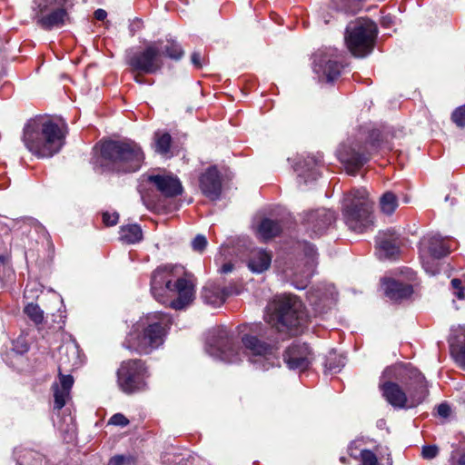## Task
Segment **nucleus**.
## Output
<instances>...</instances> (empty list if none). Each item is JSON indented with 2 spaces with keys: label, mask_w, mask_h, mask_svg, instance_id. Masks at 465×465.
Listing matches in <instances>:
<instances>
[{
  "label": "nucleus",
  "mask_w": 465,
  "mask_h": 465,
  "mask_svg": "<svg viewBox=\"0 0 465 465\" xmlns=\"http://www.w3.org/2000/svg\"><path fill=\"white\" fill-rule=\"evenodd\" d=\"M450 253V248L439 234H428L420 242V256L427 273L434 275L439 272V260Z\"/></svg>",
  "instance_id": "nucleus-11"
},
{
  "label": "nucleus",
  "mask_w": 465,
  "mask_h": 465,
  "mask_svg": "<svg viewBox=\"0 0 465 465\" xmlns=\"http://www.w3.org/2000/svg\"><path fill=\"white\" fill-rule=\"evenodd\" d=\"M233 268H234L233 263L229 262L223 264V266L220 268L219 272L221 273L226 274V273L232 272Z\"/></svg>",
  "instance_id": "nucleus-51"
},
{
  "label": "nucleus",
  "mask_w": 465,
  "mask_h": 465,
  "mask_svg": "<svg viewBox=\"0 0 465 465\" xmlns=\"http://www.w3.org/2000/svg\"><path fill=\"white\" fill-rule=\"evenodd\" d=\"M91 163L100 174H126L139 171L144 163L142 147L132 140L103 139L93 149Z\"/></svg>",
  "instance_id": "nucleus-2"
},
{
  "label": "nucleus",
  "mask_w": 465,
  "mask_h": 465,
  "mask_svg": "<svg viewBox=\"0 0 465 465\" xmlns=\"http://www.w3.org/2000/svg\"><path fill=\"white\" fill-rule=\"evenodd\" d=\"M149 377L147 363L141 359L123 361L116 371L117 385L127 395L145 391L148 389Z\"/></svg>",
  "instance_id": "nucleus-7"
},
{
  "label": "nucleus",
  "mask_w": 465,
  "mask_h": 465,
  "mask_svg": "<svg viewBox=\"0 0 465 465\" xmlns=\"http://www.w3.org/2000/svg\"><path fill=\"white\" fill-rule=\"evenodd\" d=\"M341 461L344 463V462H345V458H344V457H341Z\"/></svg>",
  "instance_id": "nucleus-58"
},
{
  "label": "nucleus",
  "mask_w": 465,
  "mask_h": 465,
  "mask_svg": "<svg viewBox=\"0 0 465 465\" xmlns=\"http://www.w3.org/2000/svg\"><path fill=\"white\" fill-rule=\"evenodd\" d=\"M24 313L35 324L39 325L44 321V312L38 304L30 302L24 308Z\"/></svg>",
  "instance_id": "nucleus-34"
},
{
  "label": "nucleus",
  "mask_w": 465,
  "mask_h": 465,
  "mask_svg": "<svg viewBox=\"0 0 465 465\" xmlns=\"http://www.w3.org/2000/svg\"><path fill=\"white\" fill-rule=\"evenodd\" d=\"M400 240L394 230L379 232L376 236V245L380 259H391L399 252Z\"/></svg>",
  "instance_id": "nucleus-19"
},
{
  "label": "nucleus",
  "mask_w": 465,
  "mask_h": 465,
  "mask_svg": "<svg viewBox=\"0 0 465 465\" xmlns=\"http://www.w3.org/2000/svg\"><path fill=\"white\" fill-rule=\"evenodd\" d=\"M451 119L459 127L465 126V104L452 113Z\"/></svg>",
  "instance_id": "nucleus-43"
},
{
  "label": "nucleus",
  "mask_w": 465,
  "mask_h": 465,
  "mask_svg": "<svg viewBox=\"0 0 465 465\" xmlns=\"http://www.w3.org/2000/svg\"><path fill=\"white\" fill-rule=\"evenodd\" d=\"M173 270L171 264L158 266L153 271L151 275V292L153 296L161 303L167 302V296L173 285Z\"/></svg>",
  "instance_id": "nucleus-12"
},
{
  "label": "nucleus",
  "mask_w": 465,
  "mask_h": 465,
  "mask_svg": "<svg viewBox=\"0 0 465 465\" xmlns=\"http://www.w3.org/2000/svg\"><path fill=\"white\" fill-rule=\"evenodd\" d=\"M36 24L45 31L61 28L70 23L68 0H39Z\"/></svg>",
  "instance_id": "nucleus-10"
},
{
  "label": "nucleus",
  "mask_w": 465,
  "mask_h": 465,
  "mask_svg": "<svg viewBox=\"0 0 465 465\" xmlns=\"http://www.w3.org/2000/svg\"><path fill=\"white\" fill-rule=\"evenodd\" d=\"M342 217L349 230L362 233L372 228L374 215L372 202L364 188H357L344 195Z\"/></svg>",
  "instance_id": "nucleus-6"
},
{
  "label": "nucleus",
  "mask_w": 465,
  "mask_h": 465,
  "mask_svg": "<svg viewBox=\"0 0 465 465\" xmlns=\"http://www.w3.org/2000/svg\"><path fill=\"white\" fill-rule=\"evenodd\" d=\"M322 63H324V65H322V84L324 81L325 84H331L341 76L343 67L341 55L337 53L331 54L330 55L322 54Z\"/></svg>",
  "instance_id": "nucleus-21"
},
{
  "label": "nucleus",
  "mask_w": 465,
  "mask_h": 465,
  "mask_svg": "<svg viewBox=\"0 0 465 465\" xmlns=\"http://www.w3.org/2000/svg\"><path fill=\"white\" fill-rule=\"evenodd\" d=\"M338 155L347 173L351 175H355L369 160L366 147L354 142L342 144L338 151Z\"/></svg>",
  "instance_id": "nucleus-13"
},
{
  "label": "nucleus",
  "mask_w": 465,
  "mask_h": 465,
  "mask_svg": "<svg viewBox=\"0 0 465 465\" xmlns=\"http://www.w3.org/2000/svg\"><path fill=\"white\" fill-rule=\"evenodd\" d=\"M63 362L61 361L58 366V378L60 381V390L64 391L65 392H70L73 385H74V378L71 374H63L62 368Z\"/></svg>",
  "instance_id": "nucleus-36"
},
{
  "label": "nucleus",
  "mask_w": 465,
  "mask_h": 465,
  "mask_svg": "<svg viewBox=\"0 0 465 465\" xmlns=\"http://www.w3.org/2000/svg\"><path fill=\"white\" fill-rule=\"evenodd\" d=\"M233 293L238 294L239 292H234L232 287H223L221 289L215 285H211L203 288L201 296L206 303L221 305Z\"/></svg>",
  "instance_id": "nucleus-23"
},
{
  "label": "nucleus",
  "mask_w": 465,
  "mask_h": 465,
  "mask_svg": "<svg viewBox=\"0 0 465 465\" xmlns=\"http://www.w3.org/2000/svg\"><path fill=\"white\" fill-rule=\"evenodd\" d=\"M131 74H134V80L135 83H137L139 84H143L145 83L143 76L146 74H143V73H131Z\"/></svg>",
  "instance_id": "nucleus-52"
},
{
  "label": "nucleus",
  "mask_w": 465,
  "mask_h": 465,
  "mask_svg": "<svg viewBox=\"0 0 465 465\" xmlns=\"http://www.w3.org/2000/svg\"><path fill=\"white\" fill-rule=\"evenodd\" d=\"M173 294H177V297L170 302V307L174 310H182L193 301L195 284L190 279L180 277L174 281L169 292V295Z\"/></svg>",
  "instance_id": "nucleus-17"
},
{
  "label": "nucleus",
  "mask_w": 465,
  "mask_h": 465,
  "mask_svg": "<svg viewBox=\"0 0 465 465\" xmlns=\"http://www.w3.org/2000/svg\"><path fill=\"white\" fill-rule=\"evenodd\" d=\"M53 389L54 398V408L60 411L65 406L66 399L68 398L70 392H65L64 391L60 390L59 385L56 383L53 385Z\"/></svg>",
  "instance_id": "nucleus-35"
},
{
  "label": "nucleus",
  "mask_w": 465,
  "mask_h": 465,
  "mask_svg": "<svg viewBox=\"0 0 465 465\" xmlns=\"http://www.w3.org/2000/svg\"><path fill=\"white\" fill-rule=\"evenodd\" d=\"M338 298V292L332 283H324L322 288V308L327 307L331 309L335 305Z\"/></svg>",
  "instance_id": "nucleus-31"
},
{
  "label": "nucleus",
  "mask_w": 465,
  "mask_h": 465,
  "mask_svg": "<svg viewBox=\"0 0 465 465\" xmlns=\"http://www.w3.org/2000/svg\"><path fill=\"white\" fill-rule=\"evenodd\" d=\"M316 58H317V56H316V55H314V59H313V62H312V69H313V71H314L316 74H318V73H319V71H320V69L318 68V64H317V63H316Z\"/></svg>",
  "instance_id": "nucleus-53"
},
{
  "label": "nucleus",
  "mask_w": 465,
  "mask_h": 465,
  "mask_svg": "<svg viewBox=\"0 0 465 465\" xmlns=\"http://www.w3.org/2000/svg\"><path fill=\"white\" fill-rule=\"evenodd\" d=\"M207 239L203 234H197L192 242L193 250L203 252L207 246Z\"/></svg>",
  "instance_id": "nucleus-42"
},
{
  "label": "nucleus",
  "mask_w": 465,
  "mask_h": 465,
  "mask_svg": "<svg viewBox=\"0 0 465 465\" xmlns=\"http://www.w3.org/2000/svg\"><path fill=\"white\" fill-rule=\"evenodd\" d=\"M381 210L383 213L391 215L398 207V198L391 192H386L380 199Z\"/></svg>",
  "instance_id": "nucleus-32"
},
{
  "label": "nucleus",
  "mask_w": 465,
  "mask_h": 465,
  "mask_svg": "<svg viewBox=\"0 0 465 465\" xmlns=\"http://www.w3.org/2000/svg\"><path fill=\"white\" fill-rule=\"evenodd\" d=\"M371 146L372 148H376V147H377L374 142H371Z\"/></svg>",
  "instance_id": "nucleus-57"
},
{
  "label": "nucleus",
  "mask_w": 465,
  "mask_h": 465,
  "mask_svg": "<svg viewBox=\"0 0 465 465\" xmlns=\"http://www.w3.org/2000/svg\"><path fill=\"white\" fill-rule=\"evenodd\" d=\"M124 64L130 73L157 74L163 66L159 57L158 46L149 44L143 48L125 52Z\"/></svg>",
  "instance_id": "nucleus-9"
},
{
  "label": "nucleus",
  "mask_w": 465,
  "mask_h": 465,
  "mask_svg": "<svg viewBox=\"0 0 465 465\" xmlns=\"http://www.w3.org/2000/svg\"><path fill=\"white\" fill-rule=\"evenodd\" d=\"M66 131L51 119H30L23 130L25 147L38 158L58 153L65 143Z\"/></svg>",
  "instance_id": "nucleus-3"
},
{
  "label": "nucleus",
  "mask_w": 465,
  "mask_h": 465,
  "mask_svg": "<svg viewBox=\"0 0 465 465\" xmlns=\"http://www.w3.org/2000/svg\"><path fill=\"white\" fill-rule=\"evenodd\" d=\"M450 407L446 403H441L437 408V412L440 417L447 418L450 414Z\"/></svg>",
  "instance_id": "nucleus-49"
},
{
  "label": "nucleus",
  "mask_w": 465,
  "mask_h": 465,
  "mask_svg": "<svg viewBox=\"0 0 465 465\" xmlns=\"http://www.w3.org/2000/svg\"><path fill=\"white\" fill-rule=\"evenodd\" d=\"M143 239L142 228L137 223L122 225L119 228V240L125 244H136Z\"/></svg>",
  "instance_id": "nucleus-29"
},
{
  "label": "nucleus",
  "mask_w": 465,
  "mask_h": 465,
  "mask_svg": "<svg viewBox=\"0 0 465 465\" xmlns=\"http://www.w3.org/2000/svg\"><path fill=\"white\" fill-rule=\"evenodd\" d=\"M450 284L453 295H455L460 300H463L465 298V293L463 292L461 281L459 279H452Z\"/></svg>",
  "instance_id": "nucleus-45"
},
{
  "label": "nucleus",
  "mask_w": 465,
  "mask_h": 465,
  "mask_svg": "<svg viewBox=\"0 0 465 465\" xmlns=\"http://www.w3.org/2000/svg\"><path fill=\"white\" fill-rule=\"evenodd\" d=\"M158 46L159 57L168 58L173 61L181 60L184 55L182 45L174 39H166L165 41L158 40L153 43Z\"/></svg>",
  "instance_id": "nucleus-26"
},
{
  "label": "nucleus",
  "mask_w": 465,
  "mask_h": 465,
  "mask_svg": "<svg viewBox=\"0 0 465 465\" xmlns=\"http://www.w3.org/2000/svg\"><path fill=\"white\" fill-rule=\"evenodd\" d=\"M147 182L165 198L177 197L183 192L181 181L173 174H151Z\"/></svg>",
  "instance_id": "nucleus-18"
},
{
  "label": "nucleus",
  "mask_w": 465,
  "mask_h": 465,
  "mask_svg": "<svg viewBox=\"0 0 465 465\" xmlns=\"http://www.w3.org/2000/svg\"><path fill=\"white\" fill-rule=\"evenodd\" d=\"M172 324V318L168 314L156 312L146 318V323L134 327L122 345L131 353L149 355L164 343Z\"/></svg>",
  "instance_id": "nucleus-4"
},
{
  "label": "nucleus",
  "mask_w": 465,
  "mask_h": 465,
  "mask_svg": "<svg viewBox=\"0 0 465 465\" xmlns=\"http://www.w3.org/2000/svg\"><path fill=\"white\" fill-rule=\"evenodd\" d=\"M309 348L305 343L292 342L283 353V361L291 370H303L308 366Z\"/></svg>",
  "instance_id": "nucleus-20"
},
{
  "label": "nucleus",
  "mask_w": 465,
  "mask_h": 465,
  "mask_svg": "<svg viewBox=\"0 0 465 465\" xmlns=\"http://www.w3.org/2000/svg\"><path fill=\"white\" fill-rule=\"evenodd\" d=\"M172 136L169 133L155 134V151L165 155L170 152Z\"/></svg>",
  "instance_id": "nucleus-33"
},
{
  "label": "nucleus",
  "mask_w": 465,
  "mask_h": 465,
  "mask_svg": "<svg viewBox=\"0 0 465 465\" xmlns=\"http://www.w3.org/2000/svg\"><path fill=\"white\" fill-rule=\"evenodd\" d=\"M360 456L361 465H379V461L376 455L369 450H361Z\"/></svg>",
  "instance_id": "nucleus-39"
},
{
  "label": "nucleus",
  "mask_w": 465,
  "mask_h": 465,
  "mask_svg": "<svg viewBox=\"0 0 465 465\" xmlns=\"http://www.w3.org/2000/svg\"><path fill=\"white\" fill-rule=\"evenodd\" d=\"M380 388L386 401L400 409L417 407L429 393L424 376L405 363L386 368L381 376Z\"/></svg>",
  "instance_id": "nucleus-1"
},
{
  "label": "nucleus",
  "mask_w": 465,
  "mask_h": 465,
  "mask_svg": "<svg viewBox=\"0 0 465 465\" xmlns=\"http://www.w3.org/2000/svg\"><path fill=\"white\" fill-rule=\"evenodd\" d=\"M450 347L452 358L460 367L465 369V326L452 329Z\"/></svg>",
  "instance_id": "nucleus-22"
},
{
  "label": "nucleus",
  "mask_w": 465,
  "mask_h": 465,
  "mask_svg": "<svg viewBox=\"0 0 465 465\" xmlns=\"http://www.w3.org/2000/svg\"><path fill=\"white\" fill-rule=\"evenodd\" d=\"M376 33L375 23L367 18H358L348 24L344 40L348 49L354 56L364 57L373 48Z\"/></svg>",
  "instance_id": "nucleus-8"
},
{
  "label": "nucleus",
  "mask_w": 465,
  "mask_h": 465,
  "mask_svg": "<svg viewBox=\"0 0 465 465\" xmlns=\"http://www.w3.org/2000/svg\"><path fill=\"white\" fill-rule=\"evenodd\" d=\"M384 292L388 298L393 301H401L410 297L413 292L411 285L400 282L393 279L382 282Z\"/></svg>",
  "instance_id": "nucleus-24"
},
{
  "label": "nucleus",
  "mask_w": 465,
  "mask_h": 465,
  "mask_svg": "<svg viewBox=\"0 0 465 465\" xmlns=\"http://www.w3.org/2000/svg\"><path fill=\"white\" fill-rule=\"evenodd\" d=\"M350 451H351V453H350V454H351V456H353L354 458H357V455H356V453H354V452L352 451L351 447H350Z\"/></svg>",
  "instance_id": "nucleus-56"
},
{
  "label": "nucleus",
  "mask_w": 465,
  "mask_h": 465,
  "mask_svg": "<svg viewBox=\"0 0 465 465\" xmlns=\"http://www.w3.org/2000/svg\"><path fill=\"white\" fill-rule=\"evenodd\" d=\"M301 222L311 238L320 235V213L318 209L304 211L301 214Z\"/></svg>",
  "instance_id": "nucleus-27"
},
{
  "label": "nucleus",
  "mask_w": 465,
  "mask_h": 465,
  "mask_svg": "<svg viewBox=\"0 0 465 465\" xmlns=\"http://www.w3.org/2000/svg\"><path fill=\"white\" fill-rule=\"evenodd\" d=\"M439 449L435 445L424 446L422 448L421 455L426 460H430L438 455Z\"/></svg>",
  "instance_id": "nucleus-47"
},
{
  "label": "nucleus",
  "mask_w": 465,
  "mask_h": 465,
  "mask_svg": "<svg viewBox=\"0 0 465 465\" xmlns=\"http://www.w3.org/2000/svg\"><path fill=\"white\" fill-rule=\"evenodd\" d=\"M102 221L103 223L107 227L114 226L119 222V213L117 212H104L102 213Z\"/></svg>",
  "instance_id": "nucleus-41"
},
{
  "label": "nucleus",
  "mask_w": 465,
  "mask_h": 465,
  "mask_svg": "<svg viewBox=\"0 0 465 465\" xmlns=\"http://www.w3.org/2000/svg\"><path fill=\"white\" fill-rule=\"evenodd\" d=\"M337 215L336 213L331 209H325L324 213H322V228L323 225L327 230H331L334 227L336 223Z\"/></svg>",
  "instance_id": "nucleus-37"
},
{
  "label": "nucleus",
  "mask_w": 465,
  "mask_h": 465,
  "mask_svg": "<svg viewBox=\"0 0 465 465\" xmlns=\"http://www.w3.org/2000/svg\"><path fill=\"white\" fill-rule=\"evenodd\" d=\"M12 350L17 354H24L28 351L29 346L23 339H17L13 341Z\"/></svg>",
  "instance_id": "nucleus-46"
},
{
  "label": "nucleus",
  "mask_w": 465,
  "mask_h": 465,
  "mask_svg": "<svg viewBox=\"0 0 465 465\" xmlns=\"http://www.w3.org/2000/svg\"><path fill=\"white\" fill-rule=\"evenodd\" d=\"M107 16V12L102 8H98L94 12V17L98 21H104Z\"/></svg>",
  "instance_id": "nucleus-50"
},
{
  "label": "nucleus",
  "mask_w": 465,
  "mask_h": 465,
  "mask_svg": "<svg viewBox=\"0 0 465 465\" xmlns=\"http://www.w3.org/2000/svg\"><path fill=\"white\" fill-rule=\"evenodd\" d=\"M210 345L219 352L222 360L228 362L239 360V346L234 342L232 334L225 327L216 330L211 338Z\"/></svg>",
  "instance_id": "nucleus-14"
},
{
  "label": "nucleus",
  "mask_w": 465,
  "mask_h": 465,
  "mask_svg": "<svg viewBox=\"0 0 465 465\" xmlns=\"http://www.w3.org/2000/svg\"><path fill=\"white\" fill-rule=\"evenodd\" d=\"M134 458L133 456H125L123 454H117L113 456L109 461L108 465H126L134 462Z\"/></svg>",
  "instance_id": "nucleus-40"
},
{
  "label": "nucleus",
  "mask_w": 465,
  "mask_h": 465,
  "mask_svg": "<svg viewBox=\"0 0 465 465\" xmlns=\"http://www.w3.org/2000/svg\"><path fill=\"white\" fill-rule=\"evenodd\" d=\"M344 365L343 359L341 356H336L333 352L331 357L326 360L325 368L330 371H337Z\"/></svg>",
  "instance_id": "nucleus-38"
},
{
  "label": "nucleus",
  "mask_w": 465,
  "mask_h": 465,
  "mask_svg": "<svg viewBox=\"0 0 465 465\" xmlns=\"http://www.w3.org/2000/svg\"><path fill=\"white\" fill-rule=\"evenodd\" d=\"M191 63L196 69H202L203 65V59L199 51H194L191 54Z\"/></svg>",
  "instance_id": "nucleus-48"
},
{
  "label": "nucleus",
  "mask_w": 465,
  "mask_h": 465,
  "mask_svg": "<svg viewBox=\"0 0 465 465\" xmlns=\"http://www.w3.org/2000/svg\"><path fill=\"white\" fill-rule=\"evenodd\" d=\"M457 465H465V454L460 457Z\"/></svg>",
  "instance_id": "nucleus-54"
},
{
  "label": "nucleus",
  "mask_w": 465,
  "mask_h": 465,
  "mask_svg": "<svg viewBox=\"0 0 465 465\" xmlns=\"http://www.w3.org/2000/svg\"><path fill=\"white\" fill-rule=\"evenodd\" d=\"M302 25H303L304 27L307 26L305 22H302Z\"/></svg>",
  "instance_id": "nucleus-59"
},
{
  "label": "nucleus",
  "mask_w": 465,
  "mask_h": 465,
  "mask_svg": "<svg viewBox=\"0 0 465 465\" xmlns=\"http://www.w3.org/2000/svg\"><path fill=\"white\" fill-rule=\"evenodd\" d=\"M199 188L202 193L210 201L215 202L221 198L223 192V178L216 165H211L201 173Z\"/></svg>",
  "instance_id": "nucleus-16"
},
{
  "label": "nucleus",
  "mask_w": 465,
  "mask_h": 465,
  "mask_svg": "<svg viewBox=\"0 0 465 465\" xmlns=\"http://www.w3.org/2000/svg\"><path fill=\"white\" fill-rule=\"evenodd\" d=\"M108 424L125 427L129 424V420L122 413H115L109 419Z\"/></svg>",
  "instance_id": "nucleus-44"
},
{
  "label": "nucleus",
  "mask_w": 465,
  "mask_h": 465,
  "mask_svg": "<svg viewBox=\"0 0 465 465\" xmlns=\"http://www.w3.org/2000/svg\"><path fill=\"white\" fill-rule=\"evenodd\" d=\"M258 233L265 240H272L282 234L283 227L282 221L271 218H262L258 225Z\"/></svg>",
  "instance_id": "nucleus-28"
},
{
  "label": "nucleus",
  "mask_w": 465,
  "mask_h": 465,
  "mask_svg": "<svg viewBox=\"0 0 465 465\" xmlns=\"http://www.w3.org/2000/svg\"><path fill=\"white\" fill-rule=\"evenodd\" d=\"M242 342L246 350L254 356L267 357L273 353V346L258 337L251 334H244Z\"/></svg>",
  "instance_id": "nucleus-25"
},
{
  "label": "nucleus",
  "mask_w": 465,
  "mask_h": 465,
  "mask_svg": "<svg viewBox=\"0 0 465 465\" xmlns=\"http://www.w3.org/2000/svg\"><path fill=\"white\" fill-rule=\"evenodd\" d=\"M6 262V259L4 255L0 254V263L5 264Z\"/></svg>",
  "instance_id": "nucleus-55"
},
{
  "label": "nucleus",
  "mask_w": 465,
  "mask_h": 465,
  "mask_svg": "<svg viewBox=\"0 0 465 465\" xmlns=\"http://www.w3.org/2000/svg\"><path fill=\"white\" fill-rule=\"evenodd\" d=\"M302 303L292 295L274 298L267 306V322L280 333L297 336L302 331Z\"/></svg>",
  "instance_id": "nucleus-5"
},
{
  "label": "nucleus",
  "mask_w": 465,
  "mask_h": 465,
  "mask_svg": "<svg viewBox=\"0 0 465 465\" xmlns=\"http://www.w3.org/2000/svg\"><path fill=\"white\" fill-rule=\"evenodd\" d=\"M289 160L292 162L293 171L297 173L299 186L316 183L319 172L318 161L314 156L298 155Z\"/></svg>",
  "instance_id": "nucleus-15"
},
{
  "label": "nucleus",
  "mask_w": 465,
  "mask_h": 465,
  "mask_svg": "<svg viewBox=\"0 0 465 465\" xmlns=\"http://www.w3.org/2000/svg\"><path fill=\"white\" fill-rule=\"evenodd\" d=\"M272 255L264 250H260L250 257L249 269L255 273H262L271 266Z\"/></svg>",
  "instance_id": "nucleus-30"
}]
</instances>
